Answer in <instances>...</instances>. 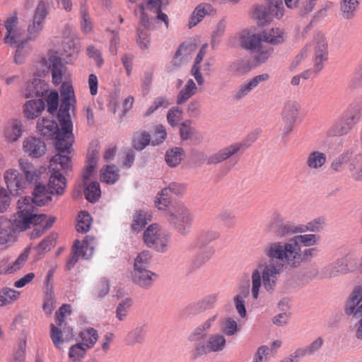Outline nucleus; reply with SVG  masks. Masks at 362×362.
<instances>
[{
  "instance_id": "16",
  "label": "nucleus",
  "mask_w": 362,
  "mask_h": 362,
  "mask_svg": "<svg viewBox=\"0 0 362 362\" xmlns=\"http://www.w3.org/2000/svg\"><path fill=\"white\" fill-rule=\"evenodd\" d=\"M362 302V285L357 286L349 295L344 308L347 315L361 316V304Z\"/></svg>"
},
{
  "instance_id": "25",
  "label": "nucleus",
  "mask_w": 362,
  "mask_h": 362,
  "mask_svg": "<svg viewBox=\"0 0 362 362\" xmlns=\"http://www.w3.org/2000/svg\"><path fill=\"white\" fill-rule=\"evenodd\" d=\"M327 162V156L320 151H313L307 156L305 164L310 170H321Z\"/></svg>"
},
{
  "instance_id": "48",
  "label": "nucleus",
  "mask_w": 362,
  "mask_h": 362,
  "mask_svg": "<svg viewBox=\"0 0 362 362\" xmlns=\"http://www.w3.org/2000/svg\"><path fill=\"white\" fill-rule=\"evenodd\" d=\"M150 141V134L144 131L136 132L133 137V145L137 150L144 149Z\"/></svg>"
},
{
  "instance_id": "55",
  "label": "nucleus",
  "mask_w": 362,
  "mask_h": 362,
  "mask_svg": "<svg viewBox=\"0 0 362 362\" xmlns=\"http://www.w3.org/2000/svg\"><path fill=\"white\" fill-rule=\"evenodd\" d=\"M169 105L170 103L165 97H158L153 100L152 105L147 109L146 112L144 114V117H148L159 107L167 108Z\"/></svg>"
},
{
  "instance_id": "39",
  "label": "nucleus",
  "mask_w": 362,
  "mask_h": 362,
  "mask_svg": "<svg viewBox=\"0 0 362 362\" xmlns=\"http://www.w3.org/2000/svg\"><path fill=\"white\" fill-rule=\"evenodd\" d=\"M351 151H346L335 158L331 163V169L335 172H341L345 164L351 163Z\"/></svg>"
},
{
  "instance_id": "17",
  "label": "nucleus",
  "mask_w": 362,
  "mask_h": 362,
  "mask_svg": "<svg viewBox=\"0 0 362 362\" xmlns=\"http://www.w3.org/2000/svg\"><path fill=\"white\" fill-rule=\"evenodd\" d=\"M269 78L268 74L264 73L255 76L241 83L234 91V98L240 100L247 96L252 90L262 83L267 81Z\"/></svg>"
},
{
  "instance_id": "53",
  "label": "nucleus",
  "mask_w": 362,
  "mask_h": 362,
  "mask_svg": "<svg viewBox=\"0 0 362 362\" xmlns=\"http://www.w3.org/2000/svg\"><path fill=\"white\" fill-rule=\"evenodd\" d=\"M221 328L227 336H233L238 331L237 322L231 317L223 319L221 325Z\"/></svg>"
},
{
  "instance_id": "43",
  "label": "nucleus",
  "mask_w": 362,
  "mask_h": 362,
  "mask_svg": "<svg viewBox=\"0 0 362 362\" xmlns=\"http://www.w3.org/2000/svg\"><path fill=\"white\" fill-rule=\"evenodd\" d=\"M249 290H243L240 291L238 294H237L234 297V304L235 307L239 314V315L244 318L246 317L247 312L245 309V298L248 296Z\"/></svg>"
},
{
  "instance_id": "31",
  "label": "nucleus",
  "mask_w": 362,
  "mask_h": 362,
  "mask_svg": "<svg viewBox=\"0 0 362 362\" xmlns=\"http://www.w3.org/2000/svg\"><path fill=\"white\" fill-rule=\"evenodd\" d=\"M47 91V87L40 79L35 78L26 85L25 95L26 98L41 97Z\"/></svg>"
},
{
  "instance_id": "57",
  "label": "nucleus",
  "mask_w": 362,
  "mask_h": 362,
  "mask_svg": "<svg viewBox=\"0 0 362 362\" xmlns=\"http://www.w3.org/2000/svg\"><path fill=\"white\" fill-rule=\"evenodd\" d=\"M11 194L0 185V214L7 211L11 204Z\"/></svg>"
},
{
  "instance_id": "4",
  "label": "nucleus",
  "mask_w": 362,
  "mask_h": 362,
  "mask_svg": "<svg viewBox=\"0 0 362 362\" xmlns=\"http://www.w3.org/2000/svg\"><path fill=\"white\" fill-rule=\"evenodd\" d=\"M71 168V160L69 154L57 153L50 160L49 172L51 173L48 189L51 194L62 195L66 184L64 176L60 170H68Z\"/></svg>"
},
{
  "instance_id": "12",
  "label": "nucleus",
  "mask_w": 362,
  "mask_h": 362,
  "mask_svg": "<svg viewBox=\"0 0 362 362\" xmlns=\"http://www.w3.org/2000/svg\"><path fill=\"white\" fill-rule=\"evenodd\" d=\"M18 165L26 185L28 183H37L41 180L42 175L46 173L45 167H36L25 158H20L18 160Z\"/></svg>"
},
{
  "instance_id": "2",
  "label": "nucleus",
  "mask_w": 362,
  "mask_h": 362,
  "mask_svg": "<svg viewBox=\"0 0 362 362\" xmlns=\"http://www.w3.org/2000/svg\"><path fill=\"white\" fill-rule=\"evenodd\" d=\"M16 209L13 223L10 219L0 216L1 249H8L15 244L17 241V230L25 231L32 225L33 229L30 233V238H38L53 226L57 219L54 216L37 214L30 197L19 199Z\"/></svg>"
},
{
  "instance_id": "33",
  "label": "nucleus",
  "mask_w": 362,
  "mask_h": 362,
  "mask_svg": "<svg viewBox=\"0 0 362 362\" xmlns=\"http://www.w3.org/2000/svg\"><path fill=\"white\" fill-rule=\"evenodd\" d=\"M348 168L354 179L360 180L362 173V153L351 151V163L349 164Z\"/></svg>"
},
{
  "instance_id": "49",
  "label": "nucleus",
  "mask_w": 362,
  "mask_h": 362,
  "mask_svg": "<svg viewBox=\"0 0 362 362\" xmlns=\"http://www.w3.org/2000/svg\"><path fill=\"white\" fill-rule=\"evenodd\" d=\"M101 191L98 182H92L86 186L85 196L90 202H96L100 197Z\"/></svg>"
},
{
  "instance_id": "8",
  "label": "nucleus",
  "mask_w": 362,
  "mask_h": 362,
  "mask_svg": "<svg viewBox=\"0 0 362 362\" xmlns=\"http://www.w3.org/2000/svg\"><path fill=\"white\" fill-rule=\"evenodd\" d=\"M226 345L225 337L221 334H211L205 344L199 342L194 344L191 351L192 356L197 358L209 353L222 351Z\"/></svg>"
},
{
  "instance_id": "26",
  "label": "nucleus",
  "mask_w": 362,
  "mask_h": 362,
  "mask_svg": "<svg viewBox=\"0 0 362 362\" xmlns=\"http://www.w3.org/2000/svg\"><path fill=\"white\" fill-rule=\"evenodd\" d=\"M22 132V124L18 120L8 122L4 129L5 139L9 142L17 141L21 136Z\"/></svg>"
},
{
  "instance_id": "41",
  "label": "nucleus",
  "mask_w": 362,
  "mask_h": 362,
  "mask_svg": "<svg viewBox=\"0 0 362 362\" xmlns=\"http://www.w3.org/2000/svg\"><path fill=\"white\" fill-rule=\"evenodd\" d=\"M359 5V0H342L341 2V11L343 17L350 19L354 16Z\"/></svg>"
},
{
  "instance_id": "40",
  "label": "nucleus",
  "mask_w": 362,
  "mask_h": 362,
  "mask_svg": "<svg viewBox=\"0 0 362 362\" xmlns=\"http://www.w3.org/2000/svg\"><path fill=\"white\" fill-rule=\"evenodd\" d=\"M184 151L181 148L176 147L168 151L165 154V161L170 167L178 165L183 158Z\"/></svg>"
},
{
  "instance_id": "29",
  "label": "nucleus",
  "mask_w": 362,
  "mask_h": 362,
  "mask_svg": "<svg viewBox=\"0 0 362 362\" xmlns=\"http://www.w3.org/2000/svg\"><path fill=\"white\" fill-rule=\"evenodd\" d=\"M10 36V40L11 42H4L11 46L18 44L17 46L14 59L17 64H21L24 57V54H23L24 42L21 40L22 32L21 29L18 28V29L13 30V33H12Z\"/></svg>"
},
{
  "instance_id": "32",
  "label": "nucleus",
  "mask_w": 362,
  "mask_h": 362,
  "mask_svg": "<svg viewBox=\"0 0 362 362\" xmlns=\"http://www.w3.org/2000/svg\"><path fill=\"white\" fill-rule=\"evenodd\" d=\"M354 266V260L349 256H345L336 261L332 265L330 276L339 274H345L351 270Z\"/></svg>"
},
{
  "instance_id": "30",
  "label": "nucleus",
  "mask_w": 362,
  "mask_h": 362,
  "mask_svg": "<svg viewBox=\"0 0 362 362\" xmlns=\"http://www.w3.org/2000/svg\"><path fill=\"white\" fill-rule=\"evenodd\" d=\"M261 36L264 42L273 45L283 43L285 40L284 32L279 28L265 30L261 33Z\"/></svg>"
},
{
  "instance_id": "61",
  "label": "nucleus",
  "mask_w": 362,
  "mask_h": 362,
  "mask_svg": "<svg viewBox=\"0 0 362 362\" xmlns=\"http://www.w3.org/2000/svg\"><path fill=\"white\" fill-rule=\"evenodd\" d=\"M50 337L55 347L58 349H62L64 339L62 338V332L60 328L54 325H51V334Z\"/></svg>"
},
{
  "instance_id": "47",
  "label": "nucleus",
  "mask_w": 362,
  "mask_h": 362,
  "mask_svg": "<svg viewBox=\"0 0 362 362\" xmlns=\"http://www.w3.org/2000/svg\"><path fill=\"white\" fill-rule=\"evenodd\" d=\"M87 350L81 343H76L70 347L69 358L73 362L80 361L85 357Z\"/></svg>"
},
{
  "instance_id": "13",
  "label": "nucleus",
  "mask_w": 362,
  "mask_h": 362,
  "mask_svg": "<svg viewBox=\"0 0 362 362\" xmlns=\"http://www.w3.org/2000/svg\"><path fill=\"white\" fill-rule=\"evenodd\" d=\"M360 119V114L354 111L335 121L330 129L332 136H341L347 134Z\"/></svg>"
},
{
  "instance_id": "38",
  "label": "nucleus",
  "mask_w": 362,
  "mask_h": 362,
  "mask_svg": "<svg viewBox=\"0 0 362 362\" xmlns=\"http://www.w3.org/2000/svg\"><path fill=\"white\" fill-rule=\"evenodd\" d=\"M325 226V218L324 217H317L306 225H299V228L297 231H299V233L306 231L320 232L323 230Z\"/></svg>"
},
{
  "instance_id": "56",
  "label": "nucleus",
  "mask_w": 362,
  "mask_h": 362,
  "mask_svg": "<svg viewBox=\"0 0 362 362\" xmlns=\"http://www.w3.org/2000/svg\"><path fill=\"white\" fill-rule=\"evenodd\" d=\"M293 240L300 246L302 245L305 247H309L317 243L318 237L314 234H305L296 235L293 238Z\"/></svg>"
},
{
  "instance_id": "19",
  "label": "nucleus",
  "mask_w": 362,
  "mask_h": 362,
  "mask_svg": "<svg viewBox=\"0 0 362 362\" xmlns=\"http://www.w3.org/2000/svg\"><path fill=\"white\" fill-rule=\"evenodd\" d=\"M158 275L148 269H133L132 278L134 283L140 287L148 289L152 286Z\"/></svg>"
},
{
  "instance_id": "15",
  "label": "nucleus",
  "mask_w": 362,
  "mask_h": 362,
  "mask_svg": "<svg viewBox=\"0 0 362 362\" xmlns=\"http://www.w3.org/2000/svg\"><path fill=\"white\" fill-rule=\"evenodd\" d=\"M23 151L30 157L37 158L45 153L47 146L40 138L30 136L23 140Z\"/></svg>"
},
{
  "instance_id": "28",
  "label": "nucleus",
  "mask_w": 362,
  "mask_h": 362,
  "mask_svg": "<svg viewBox=\"0 0 362 362\" xmlns=\"http://www.w3.org/2000/svg\"><path fill=\"white\" fill-rule=\"evenodd\" d=\"M48 66L51 71L52 82L55 85H59L62 81V69L61 59L56 55H52L48 60Z\"/></svg>"
},
{
  "instance_id": "51",
  "label": "nucleus",
  "mask_w": 362,
  "mask_h": 362,
  "mask_svg": "<svg viewBox=\"0 0 362 362\" xmlns=\"http://www.w3.org/2000/svg\"><path fill=\"white\" fill-rule=\"evenodd\" d=\"M91 221L92 218L90 215L86 211H81L78 216V223L76 226V230L81 233L87 232L90 229Z\"/></svg>"
},
{
  "instance_id": "1",
  "label": "nucleus",
  "mask_w": 362,
  "mask_h": 362,
  "mask_svg": "<svg viewBox=\"0 0 362 362\" xmlns=\"http://www.w3.org/2000/svg\"><path fill=\"white\" fill-rule=\"evenodd\" d=\"M264 253L267 258L259 259L251 274V293L255 299H257L262 286L270 293L274 291L284 267L282 263L275 259L285 262L292 267H297L303 262L300 245L293 238L286 243L267 244Z\"/></svg>"
},
{
  "instance_id": "27",
  "label": "nucleus",
  "mask_w": 362,
  "mask_h": 362,
  "mask_svg": "<svg viewBox=\"0 0 362 362\" xmlns=\"http://www.w3.org/2000/svg\"><path fill=\"white\" fill-rule=\"evenodd\" d=\"M52 194L45 185H37L33 193V197L31 198V202L33 205L44 206L51 202Z\"/></svg>"
},
{
  "instance_id": "3",
  "label": "nucleus",
  "mask_w": 362,
  "mask_h": 362,
  "mask_svg": "<svg viewBox=\"0 0 362 362\" xmlns=\"http://www.w3.org/2000/svg\"><path fill=\"white\" fill-rule=\"evenodd\" d=\"M58 119L61 128H59L57 123L53 119L42 117L37 121V129L45 139L56 140L58 153L70 154L74 141L72 122H71L70 127L65 128L62 118L58 116Z\"/></svg>"
},
{
  "instance_id": "42",
  "label": "nucleus",
  "mask_w": 362,
  "mask_h": 362,
  "mask_svg": "<svg viewBox=\"0 0 362 362\" xmlns=\"http://www.w3.org/2000/svg\"><path fill=\"white\" fill-rule=\"evenodd\" d=\"M216 320V315H214L207 319L200 327L197 328L194 331V332L189 336V340L191 341H197L201 339H203L204 334H202V332L209 329Z\"/></svg>"
},
{
  "instance_id": "10",
  "label": "nucleus",
  "mask_w": 362,
  "mask_h": 362,
  "mask_svg": "<svg viewBox=\"0 0 362 362\" xmlns=\"http://www.w3.org/2000/svg\"><path fill=\"white\" fill-rule=\"evenodd\" d=\"M47 15L46 4L40 1L35 11L33 21L28 27L27 40H36L43 29L45 18Z\"/></svg>"
},
{
  "instance_id": "64",
  "label": "nucleus",
  "mask_w": 362,
  "mask_h": 362,
  "mask_svg": "<svg viewBox=\"0 0 362 362\" xmlns=\"http://www.w3.org/2000/svg\"><path fill=\"white\" fill-rule=\"evenodd\" d=\"M109 289L108 281L103 279L97 283L94 290V295L97 298H102L108 293Z\"/></svg>"
},
{
  "instance_id": "45",
  "label": "nucleus",
  "mask_w": 362,
  "mask_h": 362,
  "mask_svg": "<svg viewBox=\"0 0 362 362\" xmlns=\"http://www.w3.org/2000/svg\"><path fill=\"white\" fill-rule=\"evenodd\" d=\"M150 221V216L141 211H138L134 216L132 228L134 231H140Z\"/></svg>"
},
{
  "instance_id": "14",
  "label": "nucleus",
  "mask_w": 362,
  "mask_h": 362,
  "mask_svg": "<svg viewBox=\"0 0 362 362\" xmlns=\"http://www.w3.org/2000/svg\"><path fill=\"white\" fill-rule=\"evenodd\" d=\"M300 105L295 100L286 102L281 111V117L284 124V132L285 134L291 133L299 115Z\"/></svg>"
},
{
  "instance_id": "58",
  "label": "nucleus",
  "mask_w": 362,
  "mask_h": 362,
  "mask_svg": "<svg viewBox=\"0 0 362 362\" xmlns=\"http://www.w3.org/2000/svg\"><path fill=\"white\" fill-rule=\"evenodd\" d=\"M30 250V248L25 249V250L18 256V257L14 262L10 263V271L12 273L16 272V271L21 269L23 267V265L25 264V262L28 258Z\"/></svg>"
},
{
  "instance_id": "11",
  "label": "nucleus",
  "mask_w": 362,
  "mask_h": 362,
  "mask_svg": "<svg viewBox=\"0 0 362 362\" xmlns=\"http://www.w3.org/2000/svg\"><path fill=\"white\" fill-rule=\"evenodd\" d=\"M74 89L71 86L63 84L62 90V102L59 110V117L62 118L65 128L71 126V117L69 114L71 103L74 101Z\"/></svg>"
},
{
  "instance_id": "34",
  "label": "nucleus",
  "mask_w": 362,
  "mask_h": 362,
  "mask_svg": "<svg viewBox=\"0 0 362 362\" xmlns=\"http://www.w3.org/2000/svg\"><path fill=\"white\" fill-rule=\"evenodd\" d=\"M81 344L87 349H90L95 344L98 339V332L92 328H87L79 333Z\"/></svg>"
},
{
  "instance_id": "18",
  "label": "nucleus",
  "mask_w": 362,
  "mask_h": 362,
  "mask_svg": "<svg viewBox=\"0 0 362 362\" xmlns=\"http://www.w3.org/2000/svg\"><path fill=\"white\" fill-rule=\"evenodd\" d=\"M247 146L244 143H235L221 149L208 158V163L216 164L221 163L239 151L243 152Z\"/></svg>"
},
{
  "instance_id": "62",
  "label": "nucleus",
  "mask_w": 362,
  "mask_h": 362,
  "mask_svg": "<svg viewBox=\"0 0 362 362\" xmlns=\"http://www.w3.org/2000/svg\"><path fill=\"white\" fill-rule=\"evenodd\" d=\"M18 18L16 15L8 18L5 23L6 34L4 37V42H11L10 40L11 35L13 33V30L18 29Z\"/></svg>"
},
{
  "instance_id": "21",
  "label": "nucleus",
  "mask_w": 362,
  "mask_h": 362,
  "mask_svg": "<svg viewBox=\"0 0 362 362\" xmlns=\"http://www.w3.org/2000/svg\"><path fill=\"white\" fill-rule=\"evenodd\" d=\"M45 103L42 98L28 100L23 107L24 117L28 119L37 118L45 110Z\"/></svg>"
},
{
  "instance_id": "35",
  "label": "nucleus",
  "mask_w": 362,
  "mask_h": 362,
  "mask_svg": "<svg viewBox=\"0 0 362 362\" xmlns=\"http://www.w3.org/2000/svg\"><path fill=\"white\" fill-rule=\"evenodd\" d=\"M146 327L144 325L136 327L130 331L125 337V343L128 345H134L142 343L146 336Z\"/></svg>"
},
{
  "instance_id": "60",
  "label": "nucleus",
  "mask_w": 362,
  "mask_h": 362,
  "mask_svg": "<svg viewBox=\"0 0 362 362\" xmlns=\"http://www.w3.org/2000/svg\"><path fill=\"white\" fill-rule=\"evenodd\" d=\"M230 69L232 71L238 73V74H245L250 71L251 66L250 65V62L245 59H238L233 62L230 65Z\"/></svg>"
},
{
  "instance_id": "24",
  "label": "nucleus",
  "mask_w": 362,
  "mask_h": 362,
  "mask_svg": "<svg viewBox=\"0 0 362 362\" xmlns=\"http://www.w3.org/2000/svg\"><path fill=\"white\" fill-rule=\"evenodd\" d=\"M95 246V240L93 237L87 236L82 243L76 240L74 243V247L78 254L83 259H90L94 251Z\"/></svg>"
},
{
  "instance_id": "6",
  "label": "nucleus",
  "mask_w": 362,
  "mask_h": 362,
  "mask_svg": "<svg viewBox=\"0 0 362 362\" xmlns=\"http://www.w3.org/2000/svg\"><path fill=\"white\" fill-rule=\"evenodd\" d=\"M307 53L312 54L315 72L321 71L324 68V62L328 59V47L325 36L316 35L304 47Z\"/></svg>"
},
{
  "instance_id": "22",
  "label": "nucleus",
  "mask_w": 362,
  "mask_h": 362,
  "mask_svg": "<svg viewBox=\"0 0 362 362\" xmlns=\"http://www.w3.org/2000/svg\"><path fill=\"white\" fill-rule=\"evenodd\" d=\"M215 10L209 4L202 3L197 6L191 14L189 25L190 28L197 25L207 15H214Z\"/></svg>"
},
{
  "instance_id": "54",
  "label": "nucleus",
  "mask_w": 362,
  "mask_h": 362,
  "mask_svg": "<svg viewBox=\"0 0 362 362\" xmlns=\"http://www.w3.org/2000/svg\"><path fill=\"white\" fill-rule=\"evenodd\" d=\"M267 8L276 19H281L284 15V6L282 0H269Z\"/></svg>"
},
{
  "instance_id": "44",
  "label": "nucleus",
  "mask_w": 362,
  "mask_h": 362,
  "mask_svg": "<svg viewBox=\"0 0 362 362\" xmlns=\"http://www.w3.org/2000/svg\"><path fill=\"white\" fill-rule=\"evenodd\" d=\"M254 16L259 21L261 25L269 23L274 18L269 8L265 6L256 7L254 11Z\"/></svg>"
},
{
  "instance_id": "7",
  "label": "nucleus",
  "mask_w": 362,
  "mask_h": 362,
  "mask_svg": "<svg viewBox=\"0 0 362 362\" xmlns=\"http://www.w3.org/2000/svg\"><path fill=\"white\" fill-rule=\"evenodd\" d=\"M169 239L170 235L163 232L156 223L150 225L144 233L145 244L148 247L153 248L160 252H164L167 250Z\"/></svg>"
},
{
  "instance_id": "63",
  "label": "nucleus",
  "mask_w": 362,
  "mask_h": 362,
  "mask_svg": "<svg viewBox=\"0 0 362 362\" xmlns=\"http://www.w3.org/2000/svg\"><path fill=\"white\" fill-rule=\"evenodd\" d=\"M47 111L52 115L56 112L59 105V95L57 92L52 91L47 98Z\"/></svg>"
},
{
  "instance_id": "59",
  "label": "nucleus",
  "mask_w": 362,
  "mask_h": 362,
  "mask_svg": "<svg viewBox=\"0 0 362 362\" xmlns=\"http://www.w3.org/2000/svg\"><path fill=\"white\" fill-rule=\"evenodd\" d=\"M132 305L131 299L127 298L124 300H122L117 305L116 309V317L120 321L124 320L127 315L129 309Z\"/></svg>"
},
{
  "instance_id": "5",
  "label": "nucleus",
  "mask_w": 362,
  "mask_h": 362,
  "mask_svg": "<svg viewBox=\"0 0 362 362\" xmlns=\"http://www.w3.org/2000/svg\"><path fill=\"white\" fill-rule=\"evenodd\" d=\"M168 221L174 229L182 235H187L191 229L193 216L182 204L173 206L168 214Z\"/></svg>"
},
{
  "instance_id": "9",
  "label": "nucleus",
  "mask_w": 362,
  "mask_h": 362,
  "mask_svg": "<svg viewBox=\"0 0 362 362\" xmlns=\"http://www.w3.org/2000/svg\"><path fill=\"white\" fill-rule=\"evenodd\" d=\"M3 180L5 189L13 197H17L24 193L27 185L22 173L13 168L6 169L3 173Z\"/></svg>"
},
{
  "instance_id": "37",
  "label": "nucleus",
  "mask_w": 362,
  "mask_h": 362,
  "mask_svg": "<svg viewBox=\"0 0 362 362\" xmlns=\"http://www.w3.org/2000/svg\"><path fill=\"white\" fill-rule=\"evenodd\" d=\"M197 86L192 79L188 80L185 87L180 91L177 97V103L180 105L185 103L196 92Z\"/></svg>"
},
{
  "instance_id": "23",
  "label": "nucleus",
  "mask_w": 362,
  "mask_h": 362,
  "mask_svg": "<svg viewBox=\"0 0 362 362\" xmlns=\"http://www.w3.org/2000/svg\"><path fill=\"white\" fill-rule=\"evenodd\" d=\"M217 301V295L211 294L202 300H199L187 307V310L190 314L196 315L206 310L212 308Z\"/></svg>"
},
{
  "instance_id": "50",
  "label": "nucleus",
  "mask_w": 362,
  "mask_h": 362,
  "mask_svg": "<svg viewBox=\"0 0 362 362\" xmlns=\"http://www.w3.org/2000/svg\"><path fill=\"white\" fill-rule=\"evenodd\" d=\"M274 49L271 46L262 44L258 49L254 52L255 54V59L258 63H264L270 57Z\"/></svg>"
},
{
  "instance_id": "36",
  "label": "nucleus",
  "mask_w": 362,
  "mask_h": 362,
  "mask_svg": "<svg viewBox=\"0 0 362 362\" xmlns=\"http://www.w3.org/2000/svg\"><path fill=\"white\" fill-rule=\"evenodd\" d=\"M100 180L107 184H114L119 179V170L115 165H106L100 170Z\"/></svg>"
},
{
  "instance_id": "20",
  "label": "nucleus",
  "mask_w": 362,
  "mask_h": 362,
  "mask_svg": "<svg viewBox=\"0 0 362 362\" xmlns=\"http://www.w3.org/2000/svg\"><path fill=\"white\" fill-rule=\"evenodd\" d=\"M239 39L240 46L252 52L263 44V39L261 34L256 35L247 30H243L240 33Z\"/></svg>"
},
{
  "instance_id": "52",
  "label": "nucleus",
  "mask_w": 362,
  "mask_h": 362,
  "mask_svg": "<svg viewBox=\"0 0 362 362\" xmlns=\"http://www.w3.org/2000/svg\"><path fill=\"white\" fill-rule=\"evenodd\" d=\"M71 306L69 304H63L55 313V322L58 327H63L65 319L71 314Z\"/></svg>"
},
{
  "instance_id": "46",
  "label": "nucleus",
  "mask_w": 362,
  "mask_h": 362,
  "mask_svg": "<svg viewBox=\"0 0 362 362\" xmlns=\"http://www.w3.org/2000/svg\"><path fill=\"white\" fill-rule=\"evenodd\" d=\"M152 255L148 250H144L138 254L134 259V269H147L151 262Z\"/></svg>"
}]
</instances>
